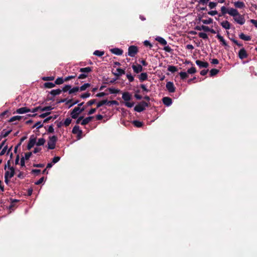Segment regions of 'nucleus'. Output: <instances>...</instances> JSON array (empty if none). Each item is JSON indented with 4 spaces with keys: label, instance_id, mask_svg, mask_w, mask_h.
Returning a JSON list of instances; mask_svg holds the SVG:
<instances>
[{
    "label": "nucleus",
    "instance_id": "052dcab7",
    "mask_svg": "<svg viewBox=\"0 0 257 257\" xmlns=\"http://www.w3.org/2000/svg\"><path fill=\"white\" fill-rule=\"evenodd\" d=\"M90 96V93H89V92H86V93L82 94L80 95V97L83 98V99H84V98L89 97Z\"/></svg>",
    "mask_w": 257,
    "mask_h": 257
},
{
    "label": "nucleus",
    "instance_id": "603ef678",
    "mask_svg": "<svg viewBox=\"0 0 257 257\" xmlns=\"http://www.w3.org/2000/svg\"><path fill=\"white\" fill-rule=\"evenodd\" d=\"M71 121H72L70 117H68L65 120L64 124L66 126H67L71 123Z\"/></svg>",
    "mask_w": 257,
    "mask_h": 257
},
{
    "label": "nucleus",
    "instance_id": "338daca9",
    "mask_svg": "<svg viewBox=\"0 0 257 257\" xmlns=\"http://www.w3.org/2000/svg\"><path fill=\"white\" fill-rule=\"evenodd\" d=\"M60 160V157H58V156L55 157L52 159V163L53 164H55V163H57L58 162H59Z\"/></svg>",
    "mask_w": 257,
    "mask_h": 257
},
{
    "label": "nucleus",
    "instance_id": "393cba45",
    "mask_svg": "<svg viewBox=\"0 0 257 257\" xmlns=\"http://www.w3.org/2000/svg\"><path fill=\"white\" fill-rule=\"evenodd\" d=\"M216 38L222 43V44L225 47H229L223 37L220 34H217Z\"/></svg>",
    "mask_w": 257,
    "mask_h": 257
},
{
    "label": "nucleus",
    "instance_id": "37998d69",
    "mask_svg": "<svg viewBox=\"0 0 257 257\" xmlns=\"http://www.w3.org/2000/svg\"><path fill=\"white\" fill-rule=\"evenodd\" d=\"M80 114L78 112H74V111L72 110L70 113L71 117L73 119H76L78 117V116Z\"/></svg>",
    "mask_w": 257,
    "mask_h": 257
},
{
    "label": "nucleus",
    "instance_id": "20e7f679",
    "mask_svg": "<svg viewBox=\"0 0 257 257\" xmlns=\"http://www.w3.org/2000/svg\"><path fill=\"white\" fill-rule=\"evenodd\" d=\"M138 48L137 46L132 45L128 47L127 54L128 56L134 57L138 53Z\"/></svg>",
    "mask_w": 257,
    "mask_h": 257
},
{
    "label": "nucleus",
    "instance_id": "f8f14e48",
    "mask_svg": "<svg viewBox=\"0 0 257 257\" xmlns=\"http://www.w3.org/2000/svg\"><path fill=\"white\" fill-rule=\"evenodd\" d=\"M31 109L27 107H23L18 108L16 110V112L19 114H24L28 112H30Z\"/></svg>",
    "mask_w": 257,
    "mask_h": 257
},
{
    "label": "nucleus",
    "instance_id": "ddd939ff",
    "mask_svg": "<svg viewBox=\"0 0 257 257\" xmlns=\"http://www.w3.org/2000/svg\"><path fill=\"white\" fill-rule=\"evenodd\" d=\"M228 14L232 16L233 18L239 15L238 11L236 9L232 8L228 9Z\"/></svg>",
    "mask_w": 257,
    "mask_h": 257
},
{
    "label": "nucleus",
    "instance_id": "a211bd4d",
    "mask_svg": "<svg viewBox=\"0 0 257 257\" xmlns=\"http://www.w3.org/2000/svg\"><path fill=\"white\" fill-rule=\"evenodd\" d=\"M132 68L134 72L136 73H139L143 71V67L140 64L138 65H133Z\"/></svg>",
    "mask_w": 257,
    "mask_h": 257
},
{
    "label": "nucleus",
    "instance_id": "473e14b6",
    "mask_svg": "<svg viewBox=\"0 0 257 257\" xmlns=\"http://www.w3.org/2000/svg\"><path fill=\"white\" fill-rule=\"evenodd\" d=\"M64 82V79H63L62 77H58L56 79L55 84V85H60L63 84Z\"/></svg>",
    "mask_w": 257,
    "mask_h": 257
},
{
    "label": "nucleus",
    "instance_id": "09e8293b",
    "mask_svg": "<svg viewBox=\"0 0 257 257\" xmlns=\"http://www.w3.org/2000/svg\"><path fill=\"white\" fill-rule=\"evenodd\" d=\"M202 22L204 24H210L212 23L213 20L209 18L208 20H202Z\"/></svg>",
    "mask_w": 257,
    "mask_h": 257
},
{
    "label": "nucleus",
    "instance_id": "aec40b11",
    "mask_svg": "<svg viewBox=\"0 0 257 257\" xmlns=\"http://www.w3.org/2000/svg\"><path fill=\"white\" fill-rule=\"evenodd\" d=\"M195 29L198 31L203 30L204 31L206 32H209V27L208 26H206L204 25H202L201 26H196L195 27Z\"/></svg>",
    "mask_w": 257,
    "mask_h": 257
},
{
    "label": "nucleus",
    "instance_id": "c85d7f7f",
    "mask_svg": "<svg viewBox=\"0 0 257 257\" xmlns=\"http://www.w3.org/2000/svg\"><path fill=\"white\" fill-rule=\"evenodd\" d=\"M55 86V83L52 82H46L44 84V87L45 88H52Z\"/></svg>",
    "mask_w": 257,
    "mask_h": 257
},
{
    "label": "nucleus",
    "instance_id": "6e6552de",
    "mask_svg": "<svg viewBox=\"0 0 257 257\" xmlns=\"http://www.w3.org/2000/svg\"><path fill=\"white\" fill-rule=\"evenodd\" d=\"M234 20L238 24L242 25L244 24L245 20L243 15H239L233 18Z\"/></svg>",
    "mask_w": 257,
    "mask_h": 257
},
{
    "label": "nucleus",
    "instance_id": "79ce46f5",
    "mask_svg": "<svg viewBox=\"0 0 257 257\" xmlns=\"http://www.w3.org/2000/svg\"><path fill=\"white\" fill-rule=\"evenodd\" d=\"M168 70L172 73H174L177 71V68L174 66H169Z\"/></svg>",
    "mask_w": 257,
    "mask_h": 257
},
{
    "label": "nucleus",
    "instance_id": "2eb2a0df",
    "mask_svg": "<svg viewBox=\"0 0 257 257\" xmlns=\"http://www.w3.org/2000/svg\"><path fill=\"white\" fill-rule=\"evenodd\" d=\"M162 101L163 103L167 106L171 105L172 103V99L169 97H163L162 99Z\"/></svg>",
    "mask_w": 257,
    "mask_h": 257
},
{
    "label": "nucleus",
    "instance_id": "1a4fd4ad",
    "mask_svg": "<svg viewBox=\"0 0 257 257\" xmlns=\"http://www.w3.org/2000/svg\"><path fill=\"white\" fill-rule=\"evenodd\" d=\"M248 56V54L244 48H241L238 52V57L242 60L246 58Z\"/></svg>",
    "mask_w": 257,
    "mask_h": 257
},
{
    "label": "nucleus",
    "instance_id": "a18cd8bd",
    "mask_svg": "<svg viewBox=\"0 0 257 257\" xmlns=\"http://www.w3.org/2000/svg\"><path fill=\"white\" fill-rule=\"evenodd\" d=\"M78 90H79V87H74L72 89L71 88L70 89V90L69 91V94H71L72 93L77 92Z\"/></svg>",
    "mask_w": 257,
    "mask_h": 257
},
{
    "label": "nucleus",
    "instance_id": "4468645a",
    "mask_svg": "<svg viewBox=\"0 0 257 257\" xmlns=\"http://www.w3.org/2000/svg\"><path fill=\"white\" fill-rule=\"evenodd\" d=\"M196 64L200 67V68H207L209 66V64L207 62H203L200 60H197L196 61Z\"/></svg>",
    "mask_w": 257,
    "mask_h": 257
},
{
    "label": "nucleus",
    "instance_id": "4c0bfd02",
    "mask_svg": "<svg viewBox=\"0 0 257 257\" xmlns=\"http://www.w3.org/2000/svg\"><path fill=\"white\" fill-rule=\"evenodd\" d=\"M116 71L118 72V73H116L115 74V75L118 77L121 76L122 74H125L124 70L121 68H117Z\"/></svg>",
    "mask_w": 257,
    "mask_h": 257
},
{
    "label": "nucleus",
    "instance_id": "2f4dec72",
    "mask_svg": "<svg viewBox=\"0 0 257 257\" xmlns=\"http://www.w3.org/2000/svg\"><path fill=\"white\" fill-rule=\"evenodd\" d=\"M57 117H58L57 115H54L53 116H49L44 120L43 122L47 123L51 119H53V120L55 119Z\"/></svg>",
    "mask_w": 257,
    "mask_h": 257
},
{
    "label": "nucleus",
    "instance_id": "72a5a7b5",
    "mask_svg": "<svg viewBox=\"0 0 257 257\" xmlns=\"http://www.w3.org/2000/svg\"><path fill=\"white\" fill-rule=\"evenodd\" d=\"M90 86V83H85L83 85H82L81 86H80L79 87V90L80 91H84L87 88L89 87Z\"/></svg>",
    "mask_w": 257,
    "mask_h": 257
},
{
    "label": "nucleus",
    "instance_id": "6ab92c4d",
    "mask_svg": "<svg viewBox=\"0 0 257 257\" xmlns=\"http://www.w3.org/2000/svg\"><path fill=\"white\" fill-rule=\"evenodd\" d=\"M234 6L236 8L238 9H243L245 8V6L244 3L243 2L237 1L233 3Z\"/></svg>",
    "mask_w": 257,
    "mask_h": 257
},
{
    "label": "nucleus",
    "instance_id": "a19ab883",
    "mask_svg": "<svg viewBox=\"0 0 257 257\" xmlns=\"http://www.w3.org/2000/svg\"><path fill=\"white\" fill-rule=\"evenodd\" d=\"M104 51H100L99 50H95L93 53V55H94L95 56H99V57L102 56V55H104Z\"/></svg>",
    "mask_w": 257,
    "mask_h": 257
},
{
    "label": "nucleus",
    "instance_id": "7ed1b4c3",
    "mask_svg": "<svg viewBox=\"0 0 257 257\" xmlns=\"http://www.w3.org/2000/svg\"><path fill=\"white\" fill-rule=\"evenodd\" d=\"M57 137L56 136H53L49 137V141L48 142V149L50 150H53L55 148L56 143L57 141Z\"/></svg>",
    "mask_w": 257,
    "mask_h": 257
},
{
    "label": "nucleus",
    "instance_id": "69168bd1",
    "mask_svg": "<svg viewBox=\"0 0 257 257\" xmlns=\"http://www.w3.org/2000/svg\"><path fill=\"white\" fill-rule=\"evenodd\" d=\"M144 44L146 47L149 46L150 49L153 47V45L151 44V43L149 41H147V40H146L144 41Z\"/></svg>",
    "mask_w": 257,
    "mask_h": 257
},
{
    "label": "nucleus",
    "instance_id": "5701e85b",
    "mask_svg": "<svg viewBox=\"0 0 257 257\" xmlns=\"http://www.w3.org/2000/svg\"><path fill=\"white\" fill-rule=\"evenodd\" d=\"M93 118V116H88L84 119H83L82 121L81 122V124L82 125H85L88 124L92 119Z\"/></svg>",
    "mask_w": 257,
    "mask_h": 257
},
{
    "label": "nucleus",
    "instance_id": "cd10ccee",
    "mask_svg": "<svg viewBox=\"0 0 257 257\" xmlns=\"http://www.w3.org/2000/svg\"><path fill=\"white\" fill-rule=\"evenodd\" d=\"M156 40L159 42L162 45H166L167 44V41L164 38L161 37H157L156 38Z\"/></svg>",
    "mask_w": 257,
    "mask_h": 257
},
{
    "label": "nucleus",
    "instance_id": "de8ad7c7",
    "mask_svg": "<svg viewBox=\"0 0 257 257\" xmlns=\"http://www.w3.org/2000/svg\"><path fill=\"white\" fill-rule=\"evenodd\" d=\"M55 79L54 76L43 77L42 80L44 81H53Z\"/></svg>",
    "mask_w": 257,
    "mask_h": 257
},
{
    "label": "nucleus",
    "instance_id": "4d7b16f0",
    "mask_svg": "<svg viewBox=\"0 0 257 257\" xmlns=\"http://www.w3.org/2000/svg\"><path fill=\"white\" fill-rule=\"evenodd\" d=\"M126 77L129 80L130 82H133L134 80V77L132 75V74L130 73H127L126 74Z\"/></svg>",
    "mask_w": 257,
    "mask_h": 257
},
{
    "label": "nucleus",
    "instance_id": "49530a36",
    "mask_svg": "<svg viewBox=\"0 0 257 257\" xmlns=\"http://www.w3.org/2000/svg\"><path fill=\"white\" fill-rule=\"evenodd\" d=\"M43 126V124L41 123V121H38L36 122L34 125L33 126V128L37 127V128L39 129Z\"/></svg>",
    "mask_w": 257,
    "mask_h": 257
},
{
    "label": "nucleus",
    "instance_id": "bf43d9fd",
    "mask_svg": "<svg viewBox=\"0 0 257 257\" xmlns=\"http://www.w3.org/2000/svg\"><path fill=\"white\" fill-rule=\"evenodd\" d=\"M76 74H75L73 75H71V76H68L64 78V80H65V81H68L72 79L75 78L76 77Z\"/></svg>",
    "mask_w": 257,
    "mask_h": 257
},
{
    "label": "nucleus",
    "instance_id": "9d476101",
    "mask_svg": "<svg viewBox=\"0 0 257 257\" xmlns=\"http://www.w3.org/2000/svg\"><path fill=\"white\" fill-rule=\"evenodd\" d=\"M166 87L169 92H174L175 91V87L173 82H168L166 83Z\"/></svg>",
    "mask_w": 257,
    "mask_h": 257
},
{
    "label": "nucleus",
    "instance_id": "58836bf2",
    "mask_svg": "<svg viewBox=\"0 0 257 257\" xmlns=\"http://www.w3.org/2000/svg\"><path fill=\"white\" fill-rule=\"evenodd\" d=\"M108 90L111 94H116L120 91V90L114 88H109Z\"/></svg>",
    "mask_w": 257,
    "mask_h": 257
},
{
    "label": "nucleus",
    "instance_id": "a878e982",
    "mask_svg": "<svg viewBox=\"0 0 257 257\" xmlns=\"http://www.w3.org/2000/svg\"><path fill=\"white\" fill-rule=\"evenodd\" d=\"M221 13L218 15L219 17H222L225 14H228V9H227L225 6H222L221 8Z\"/></svg>",
    "mask_w": 257,
    "mask_h": 257
},
{
    "label": "nucleus",
    "instance_id": "13d9d810",
    "mask_svg": "<svg viewBox=\"0 0 257 257\" xmlns=\"http://www.w3.org/2000/svg\"><path fill=\"white\" fill-rule=\"evenodd\" d=\"M107 104L109 105H113V104L118 105L119 104V103L116 100H110V101L107 100Z\"/></svg>",
    "mask_w": 257,
    "mask_h": 257
},
{
    "label": "nucleus",
    "instance_id": "f704fd0d",
    "mask_svg": "<svg viewBox=\"0 0 257 257\" xmlns=\"http://www.w3.org/2000/svg\"><path fill=\"white\" fill-rule=\"evenodd\" d=\"M219 72V70L217 69H215V68L212 69L210 71V76L211 77L213 76L216 75Z\"/></svg>",
    "mask_w": 257,
    "mask_h": 257
},
{
    "label": "nucleus",
    "instance_id": "864d4df0",
    "mask_svg": "<svg viewBox=\"0 0 257 257\" xmlns=\"http://www.w3.org/2000/svg\"><path fill=\"white\" fill-rule=\"evenodd\" d=\"M11 130H9L6 132H5V130H3V131L1 133V137H6L11 133Z\"/></svg>",
    "mask_w": 257,
    "mask_h": 257
},
{
    "label": "nucleus",
    "instance_id": "0e129e2a",
    "mask_svg": "<svg viewBox=\"0 0 257 257\" xmlns=\"http://www.w3.org/2000/svg\"><path fill=\"white\" fill-rule=\"evenodd\" d=\"M124 104L126 107L131 108L134 105L135 103L133 102H130L127 101V102H125Z\"/></svg>",
    "mask_w": 257,
    "mask_h": 257
},
{
    "label": "nucleus",
    "instance_id": "c03bdc74",
    "mask_svg": "<svg viewBox=\"0 0 257 257\" xmlns=\"http://www.w3.org/2000/svg\"><path fill=\"white\" fill-rule=\"evenodd\" d=\"M198 36L200 38H201L204 40L207 39L208 38L207 35L205 33H199Z\"/></svg>",
    "mask_w": 257,
    "mask_h": 257
},
{
    "label": "nucleus",
    "instance_id": "39448f33",
    "mask_svg": "<svg viewBox=\"0 0 257 257\" xmlns=\"http://www.w3.org/2000/svg\"><path fill=\"white\" fill-rule=\"evenodd\" d=\"M15 174V169L13 167H10V170L7 171L5 173V182L8 183L9 179L14 176Z\"/></svg>",
    "mask_w": 257,
    "mask_h": 257
},
{
    "label": "nucleus",
    "instance_id": "3c124183",
    "mask_svg": "<svg viewBox=\"0 0 257 257\" xmlns=\"http://www.w3.org/2000/svg\"><path fill=\"white\" fill-rule=\"evenodd\" d=\"M53 109V107L51 106H47L44 107H42L41 111H50Z\"/></svg>",
    "mask_w": 257,
    "mask_h": 257
},
{
    "label": "nucleus",
    "instance_id": "9b49d317",
    "mask_svg": "<svg viewBox=\"0 0 257 257\" xmlns=\"http://www.w3.org/2000/svg\"><path fill=\"white\" fill-rule=\"evenodd\" d=\"M33 136L31 137L27 146V149L29 150L33 147L35 144H36V138H32Z\"/></svg>",
    "mask_w": 257,
    "mask_h": 257
},
{
    "label": "nucleus",
    "instance_id": "5fc2aeb1",
    "mask_svg": "<svg viewBox=\"0 0 257 257\" xmlns=\"http://www.w3.org/2000/svg\"><path fill=\"white\" fill-rule=\"evenodd\" d=\"M196 72V68L194 67H192L190 68V69H188L187 70V72L189 74H193L195 73Z\"/></svg>",
    "mask_w": 257,
    "mask_h": 257
},
{
    "label": "nucleus",
    "instance_id": "f03ea898",
    "mask_svg": "<svg viewBox=\"0 0 257 257\" xmlns=\"http://www.w3.org/2000/svg\"><path fill=\"white\" fill-rule=\"evenodd\" d=\"M149 106V104L148 102L142 101L135 106L134 110L138 112H141L145 109L146 107H148Z\"/></svg>",
    "mask_w": 257,
    "mask_h": 257
},
{
    "label": "nucleus",
    "instance_id": "b1692460",
    "mask_svg": "<svg viewBox=\"0 0 257 257\" xmlns=\"http://www.w3.org/2000/svg\"><path fill=\"white\" fill-rule=\"evenodd\" d=\"M221 26L226 30L230 29V24L227 21H224L221 23Z\"/></svg>",
    "mask_w": 257,
    "mask_h": 257
},
{
    "label": "nucleus",
    "instance_id": "8fccbe9b",
    "mask_svg": "<svg viewBox=\"0 0 257 257\" xmlns=\"http://www.w3.org/2000/svg\"><path fill=\"white\" fill-rule=\"evenodd\" d=\"M71 88V86L70 85H66L64 86L61 89L62 91L67 92V91H69L70 89Z\"/></svg>",
    "mask_w": 257,
    "mask_h": 257
},
{
    "label": "nucleus",
    "instance_id": "c9c22d12",
    "mask_svg": "<svg viewBox=\"0 0 257 257\" xmlns=\"http://www.w3.org/2000/svg\"><path fill=\"white\" fill-rule=\"evenodd\" d=\"M179 75L181 77V79L182 80L185 79L188 77V75L185 72H181L179 73Z\"/></svg>",
    "mask_w": 257,
    "mask_h": 257
},
{
    "label": "nucleus",
    "instance_id": "ea45409f",
    "mask_svg": "<svg viewBox=\"0 0 257 257\" xmlns=\"http://www.w3.org/2000/svg\"><path fill=\"white\" fill-rule=\"evenodd\" d=\"M104 104H107V99L102 100L99 101L98 103H97V108H98V107L103 105Z\"/></svg>",
    "mask_w": 257,
    "mask_h": 257
},
{
    "label": "nucleus",
    "instance_id": "4be33fe9",
    "mask_svg": "<svg viewBox=\"0 0 257 257\" xmlns=\"http://www.w3.org/2000/svg\"><path fill=\"white\" fill-rule=\"evenodd\" d=\"M138 78L141 82H143L148 79V74L147 73H142L140 75H138Z\"/></svg>",
    "mask_w": 257,
    "mask_h": 257
},
{
    "label": "nucleus",
    "instance_id": "e2e57ef3",
    "mask_svg": "<svg viewBox=\"0 0 257 257\" xmlns=\"http://www.w3.org/2000/svg\"><path fill=\"white\" fill-rule=\"evenodd\" d=\"M140 87L143 89V91L148 92L150 90L147 88L145 84H141Z\"/></svg>",
    "mask_w": 257,
    "mask_h": 257
},
{
    "label": "nucleus",
    "instance_id": "423d86ee",
    "mask_svg": "<svg viewBox=\"0 0 257 257\" xmlns=\"http://www.w3.org/2000/svg\"><path fill=\"white\" fill-rule=\"evenodd\" d=\"M72 133L73 134H77V138L78 139H80L81 138V136L82 134V131L80 130V127L79 125H75L72 131Z\"/></svg>",
    "mask_w": 257,
    "mask_h": 257
},
{
    "label": "nucleus",
    "instance_id": "7c9ffc66",
    "mask_svg": "<svg viewBox=\"0 0 257 257\" xmlns=\"http://www.w3.org/2000/svg\"><path fill=\"white\" fill-rule=\"evenodd\" d=\"M23 117V116H18V115L14 116H13L12 117H11L9 120V122H13L16 120H20Z\"/></svg>",
    "mask_w": 257,
    "mask_h": 257
},
{
    "label": "nucleus",
    "instance_id": "6e6d98bb",
    "mask_svg": "<svg viewBox=\"0 0 257 257\" xmlns=\"http://www.w3.org/2000/svg\"><path fill=\"white\" fill-rule=\"evenodd\" d=\"M217 5V3L210 2L209 3L208 6L210 8V9H213L216 7Z\"/></svg>",
    "mask_w": 257,
    "mask_h": 257
},
{
    "label": "nucleus",
    "instance_id": "0eeeda50",
    "mask_svg": "<svg viewBox=\"0 0 257 257\" xmlns=\"http://www.w3.org/2000/svg\"><path fill=\"white\" fill-rule=\"evenodd\" d=\"M62 92L61 89H53L49 93L52 95V96L51 97L48 96V99L49 100H54V97L57 95L60 94Z\"/></svg>",
    "mask_w": 257,
    "mask_h": 257
},
{
    "label": "nucleus",
    "instance_id": "dca6fc26",
    "mask_svg": "<svg viewBox=\"0 0 257 257\" xmlns=\"http://www.w3.org/2000/svg\"><path fill=\"white\" fill-rule=\"evenodd\" d=\"M110 51L112 53L118 56L121 55L123 53V50L117 48H112Z\"/></svg>",
    "mask_w": 257,
    "mask_h": 257
},
{
    "label": "nucleus",
    "instance_id": "f257e3e1",
    "mask_svg": "<svg viewBox=\"0 0 257 257\" xmlns=\"http://www.w3.org/2000/svg\"><path fill=\"white\" fill-rule=\"evenodd\" d=\"M18 201L17 199L12 200L9 205H1V207H3L4 209L6 208L8 213L10 214L17 207V203Z\"/></svg>",
    "mask_w": 257,
    "mask_h": 257
},
{
    "label": "nucleus",
    "instance_id": "680f3d73",
    "mask_svg": "<svg viewBox=\"0 0 257 257\" xmlns=\"http://www.w3.org/2000/svg\"><path fill=\"white\" fill-rule=\"evenodd\" d=\"M87 76L88 74L85 73H82L78 76V78L79 79H83L86 78V77H87Z\"/></svg>",
    "mask_w": 257,
    "mask_h": 257
},
{
    "label": "nucleus",
    "instance_id": "e433bc0d",
    "mask_svg": "<svg viewBox=\"0 0 257 257\" xmlns=\"http://www.w3.org/2000/svg\"><path fill=\"white\" fill-rule=\"evenodd\" d=\"M46 142V140L44 138H40L38 140V141L36 143V145L38 146L43 145Z\"/></svg>",
    "mask_w": 257,
    "mask_h": 257
},
{
    "label": "nucleus",
    "instance_id": "412c9836",
    "mask_svg": "<svg viewBox=\"0 0 257 257\" xmlns=\"http://www.w3.org/2000/svg\"><path fill=\"white\" fill-rule=\"evenodd\" d=\"M92 71V69L91 67H87L84 68H81L80 69L79 71L85 74H88L89 72H91Z\"/></svg>",
    "mask_w": 257,
    "mask_h": 257
},
{
    "label": "nucleus",
    "instance_id": "bb28decb",
    "mask_svg": "<svg viewBox=\"0 0 257 257\" xmlns=\"http://www.w3.org/2000/svg\"><path fill=\"white\" fill-rule=\"evenodd\" d=\"M239 37L240 39L244 41H250L251 40V37L250 36H246L242 33L239 35Z\"/></svg>",
    "mask_w": 257,
    "mask_h": 257
},
{
    "label": "nucleus",
    "instance_id": "c756f323",
    "mask_svg": "<svg viewBox=\"0 0 257 257\" xmlns=\"http://www.w3.org/2000/svg\"><path fill=\"white\" fill-rule=\"evenodd\" d=\"M133 124L137 127H141L143 125V123L139 120H134Z\"/></svg>",
    "mask_w": 257,
    "mask_h": 257
},
{
    "label": "nucleus",
    "instance_id": "f3484780",
    "mask_svg": "<svg viewBox=\"0 0 257 257\" xmlns=\"http://www.w3.org/2000/svg\"><path fill=\"white\" fill-rule=\"evenodd\" d=\"M122 98L127 102L132 99V95L128 92H124L122 93Z\"/></svg>",
    "mask_w": 257,
    "mask_h": 257
},
{
    "label": "nucleus",
    "instance_id": "774afa93",
    "mask_svg": "<svg viewBox=\"0 0 257 257\" xmlns=\"http://www.w3.org/2000/svg\"><path fill=\"white\" fill-rule=\"evenodd\" d=\"M40 172L41 170L39 169H33L31 171L32 174H35L36 175H38Z\"/></svg>",
    "mask_w": 257,
    "mask_h": 257
}]
</instances>
